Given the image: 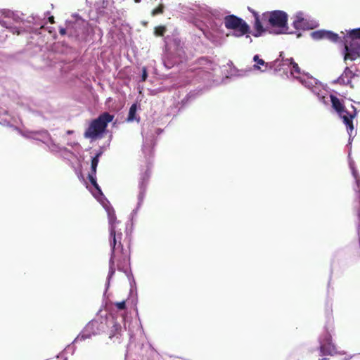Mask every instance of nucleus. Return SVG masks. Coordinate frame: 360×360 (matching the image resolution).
<instances>
[{"label": "nucleus", "instance_id": "nucleus-26", "mask_svg": "<svg viewBox=\"0 0 360 360\" xmlns=\"http://www.w3.org/2000/svg\"><path fill=\"white\" fill-rule=\"evenodd\" d=\"M291 65H292V71L299 74L300 72V68H299L297 63H296L295 62H292Z\"/></svg>", "mask_w": 360, "mask_h": 360}, {"label": "nucleus", "instance_id": "nucleus-6", "mask_svg": "<svg viewBox=\"0 0 360 360\" xmlns=\"http://www.w3.org/2000/svg\"><path fill=\"white\" fill-rule=\"evenodd\" d=\"M293 27L297 30L313 29L309 20L303 18L302 13H298L295 15V19L293 21Z\"/></svg>", "mask_w": 360, "mask_h": 360}, {"label": "nucleus", "instance_id": "nucleus-15", "mask_svg": "<svg viewBox=\"0 0 360 360\" xmlns=\"http://www.w3.org/2000/svg\"><path fill=\"white\" fill-rule=\"evenodd\" d=\"M345 36L349 41H353L354 39L360 40V28L350 30Z\"/></svg>", "mask_w": 360, "mask_h": 360}, {"label": "nucleus", "instance_id": "nucleus-30", "mask_svg": "<svg viewBox=\"0 0 360 360\" xmlns=\"http://www.w3.org/2000/svg\"><path fill=\"white\" fill-rule=\"evenodd\" d=\"M113 328H115V330L117 333H119V331H120V330H121V327H120V325H118V324H115V325L113 326Z\"/></svg>", "mask_w": 360, "mask_h": 360}, {"label": "nucleus", "instance_id": "nucleus-21", "mask_svg": "<svg viewBox=\"0 0 360 360\" xmlns=\"http://www.w3.org/2000/svg\"><path fill=\"white\" fill-rule=\"evenodd\" d=\"M163 12H164V5L160 4L156 8H155L152 11L151 15L153 16H155V15H157L159 14H162Z\"/></svg>", "mask_w": 360, "mask_h": 360}, {"label": "nucleus", "instance_id": "nucleus-20", "mask_svg": "<svg viewBox=\"0 0 360 360\" xmlns=\"http://www.w3.org/2000/svg\"><path fill=\"white\" fill-rule=\"evenodd\" d=\"M166 32V27L165 26H158L155 28V34L157 36L162 37Z\"/></svg>", "mask_w": 360, "mask_h": 360}, {"label": "nucleus", "instance_id": "nucleus-37", "mask_svg": "<svg viewBox=\"0 0 360 360\" xmlns=\"http://www.w3.org/2000/svg\"><path fill=\"white\" fill-rule=\"evenodd\" d=\"M255 68H257V69H259V68H260L257 65H255Z\"/></svg>", "mask_w": 360, "mask_h": 360}, {"label": "nucleus", "instance_id": "nucleus-35", "mask_svg": "<svg viewBox=\"0 0 360 360\" xmlns=\"http://www.w3.org/2000/svg\"><path fill=\"white\" fill-rule=\"evenodd\" d=\"M199 60L201 62V61L207 60V59L205 58H200L199 59Z\"/></svg>", "mask_w": 360, "mask_h": 360}, {"label": "nucleus", "instance_id": "nucleus-18", "mask_svg": "<svg viewBox=\"0 0 360 360\" xmlns=\"http://www.w3.org/2000/svg\"><path fill=\"white\" fill-rule=\"evenodd\" d=\"M354 174V176L356 180V184H357V191H356V196H357V198L359 200V211H358V214L359 216L360 217V180L357 179V175L356 174L355 172H353Z\"/></svg>", "mask_w": 360, "mask_h": 360}, {"label": "nucleus", "instance_id": "nucleus-1", "mask_svg": "<svg viewBox=\"0 0 360 360\" xmlns=\"http://www.w3.org/2000/svg\"><path fill=\"white\" fill-rule=\"evenodd\" d=\"M262 21L264 25V33L267 31L276 34L290 33L288 31V15L283 11L265 12L262 15Z\"/></svg>", "mask_w": 360, "mask_h": 360}, {"label": "nucleus", "instance_id": "nucleus-13", "mask_svg": "<svg viewBox=\"0 0 360 360\" xmlns=\"http://www.w3.org/2000/svg\"><path fill=\"white\" fill-rule=\"evenodd\" d=\"M323 341L325 342V345H321L320 346V351L322 353V354H330V352L328 351V347L326 345H328L329 347L331 345L332 342V337L330 334H326L325 338L323 339Z\"/></svg>", "mask_w": 360, "mask_h": 360}, {"label": "nucleus", "instance_id": "nucleus-27", "mask_svg": "<svg viewBox=\"0 0 360 360\" xmlns=\"http://www.w3.org/2000/svg\"><path fill=\"white\" fill-rule=\"evenodd\" d=\"M254 61H255L257 65H264L265 64L264 60L260 59L257 55L254 56Z\"/></svg>", "mask_w": 360, "mask_h": 360}, {"label": "nucleus", "instance_id": "nucleus-16", "mask_svg": "<svg viewBox=\"0 0 360 360\" xmlns=\"http://www.w3.org/2000/svg\"><path fill=\"white\" fill-rule=\"evenodd\" d=\"M324 39H327L332 42H337L340 39V37L338 36V34L334 33L331 31H326Z\"/></svg>", "mask_w": 360, "mask_h": 360}, {"label": "nucleus", "instance_id": "nucleus-36", "mask_svg": "<svg viewBox=\"0 0 360 360\" xmlns=\"http://www.w3.org/2000/svg\"><path fill=\"white\" fill-rule=\"evenodd\" d=\"M72 132H73L72 131L69 130V131H67V134H72Z\"/></svg>", "mask_w": 360, "mask_h": 360}, {"label": "nucleus", "instance_id": "nucleus-25", "mask_svg": "<svg viewBox=\"0 0 360 360\" xmlns=\"http://www.w3.org/2000/svg\"><path fill=\"white\" fill-rule=\"evenodd\" d=\"M6 28L8 29L13 34L19 35L21 33V31L17 27L6 26Z\"/></svg>", "mask_w": 360, "mask_h": 360}, {"label": "nucleus", "instance_id": "nucleus-8", "mask_svg": "<svg viewBox=\"0 0 360 360\" xmlns=\"http://www.w3.org/2000/svg\"><path fill=\"white\" fill-rule=\"evenodd\" d=\"M150 175V172L147 169L141 176V181L139 183V203L143 200Z\"/></svg>", "mask_w": 360, "mask_h": 360}, {"label": "nucleus", "instance_id": "nucleus-33", "mask_svg": "<svg viewBox=\"0 0 360 360\" xmlns=\"http://www.w3.org/2000/svg\"><path fill=\"white\" fill-rule=\"evenodd\" d=\"M49 22H51V23H52V24H53V23H54V22H55V21H54V17H53V16H50V17L49 18Z\"/></svg>", "mask_w": 360, "mask_h": 360}, {"label": "nucleus", "instance_id": "nucleus-22", "mask_svg": "<svg viewBox=\"0 0 360 360\" xmlns=\"http://www.w3.org/2000/svg\"><path fill=\"white\" fill-rule=\"evenodd\" d=\"M108 223L110 225H115L116 223V217L114 212H108Z\"/></svg>", "mask_w": 360, "mask_h": 360}, {"label": "nucleus", "instance_id": "nucleus-4", "mask_svg": "<svg viewBox=\"0 0 360 360\" xmlns=\"http://www.w3.org/2000/svg\"><path fill=\"white\" fill-rule=\"evenodd\" d=\"M224 25L228 30H233L239 32L238 36L250 33V27L242 18L235 15H226L224 19Z\"/></svg>", "mask_w": 360, "mask_h": 360}, {"label": "nucleus", "instance_id": "nucleus-11", "mask_svg": "<svg viewBox=\"0 0 360 360\" xmlns=\"http://www.w3.org/2000/svg\"><path fill=\"white\" fill-rule=\"evenodd\" d=\"M352 111L351 112V113H348V115H339L343 120V122L346 125V127L347 126H349L350 124L353 123V119L357 115L356 108L352 105Z\"/></svg>", "mask_w": 360, "mask_h": 360}, {"label": "nucleus", "instance_id": "nucleus-40", "mask_svg": "<svg viewBox=\"0 0 360 360\" xmlns=\"http://www.w3.org/2000/svg\"><path fill=\"white\" fill-rule=\"evenodd\" d=\"M141 0H135L136 2H139Z\"/></svg>", "mask_w": 360, "mask_h": 360}, {"label": "nucleus", "instance_id": "nucleus-34", "mask_svg": "<svg viewBox=\"0 0 360 360\" xmlns=\"http://www.w3.org/2000/svg\"><path fill=\"white\" fill-rule=\"evenodd\" d=\"M352 111H348L345 108V111L343 112V115H348V113H351Z\"/></svg>", "mask_w": 360, "mask_h": 360}, {"label": "nucleus", "instance_id": "nucleus-10", "mask_svg": "<svg viewBox=\"0 0 360 360\" xmlns=\"http://www.w3.org/2000/svg\"><path fill=\"white\" fill-rule=\"evenodd\" d=\"M330 98L333 108L339 115H343V112L345 111V105L343 103L340 101V99L334 95L331 94Z\"/></svg>", "mask_w": 360, "mask_h": 360}, {"label": "nucleus", "instance_id": "nucleus-28", "mask_svg": "<svg viewBox=\"0 0 360 360\" xmlns=\"http://www.w3.org/2000/svg\"><path fill=\"white\" fill-rule=\"evenodd\" d=\"M347 132L349 135V139L352 137V133H353V131H354V124L353 123L352 124H350L349 126H347Z\"/></svg>", "mask_w": 360, "mask_h": 360}, {"label": "nucleus", "instance_id": "nucleus-23", "mask_svg": "<svg viewBox=\"0 0 360 360\" xmlns=\"http://www.w3.org/2000/svg\"><path fill=\"white\" fill-rule=\"evenodd\" d=\"M102 153L101 152H98L96 153V155L92 158L91 159V165H93V166H98V162H99V158L101 157Z\"/></svg>", "mask_w": 360, "mask_h": 360}, {"label": "nucleus", "instance_id": "nucleus-14", "mask_svg": "<svg viewBox=\"0 0 360 360\" xmlns=\"http://www.w3.org/2000/svg\"><path fill=\"white\" fill-rule=\"evenodd\" d=\"M136 111H137V105L136 103L131 105L128 114L127 121L133 122V121H139V117H136Z\"/></svg>", "mask_w": 360, "mask_h": 360}, {"label": "nucleus", "instance_id": "nucleus-3", "mask_svg": "<svg viewBox=\"0 0 360 360\" xmlns=\"http://www.w3.org/2000/svg\"><path fill=\"white\" fill-rule=\"evenodd\" d=\"M114 116L108 112H103L96 119L91 121L89 127L84 132V137L86 139H96L103 133L108 124L112 121Z\"/></svg>", "mask_w": 360, "mask_h": 360}, {"label": "nucleus", "instance_id": "nucleus-9", "mask_svg": "<svg viewBox=\"0 0 360 360\" xmlns=\"http://www.w3.org/2000/svg\"><path fill=\"white\" fill-rule=\"evenodd\" d=\"M354 77L352 71L347 67L344 70L343 73L337 79L335 82L340 85H349L353 87L352 84V79Z\"/></svg>", "mask_w": 360, "mask_h": 360}, {"label": "nucleus", "instance_id": "nucleus-38", "mask_svg": "<svg viewBox=\"0 0 360 360\" xmlns=\"http://www.w3.org/2000/svg\"><path fill=\"white\" fill-rule=\"evenodd\" d=\"M115 335V333L110 334V338H112Z\"/></svg>", "mask_w": 360, "mask_h": 360}, {"label": "nucleus", "instance_id": "nucleus-17", "mask_svg": "<svg viewBox=\"0 0 360 360\" xmlns=\"http://www.w3.org/2000/svg\"><path fill=\"white\" fill-rule=\"evenodd\" d=\"M326 30H318L311 33V36L314 39H323Z\"/></svg>", "mask_w": 360, "mask_h": 360}, {"label": "nucleus", "instance_id": "nucleus-7", "mask_svg": "<svg viewBox=\"0 0 360 360\" xmlns=\"http://www.w3.org/2000/svg\"><path fill=\"white\" fill-rule=\"evenodd\" d=\"M248 10L253 14L255 18L254 29L255 32L253 36L255 37H260L264 33V25H262V17L254 10L248 7Z\"/></svg>", "mask_w": 360, "mask_h": 360}, {"label": "nucleus", "instance_id": "nucleus-24", "mask_svg": "<svg viewBox=\"0 0 360 360\" xmlns=\"http://www.w3.org/2000/svg\"><path fill=\"white\" fill-rule=\"evenodd\" d=\"M115 305L116 306L117 309L119 310H123L126 308L125 301L116 302V303H115Z\"/></svg>", "mask_w": 360, "mask_h": 360}, {"label": "nucleus", "instance_id": "nucleus-29", "mask_svg": "<svg viewBox=\"0 0 360 360\" xmlns=\"http://www.w3.org/2000/svg\"><path fill=\"white\" fill-rule=\"evenodd\" d=\"M96 166L91 165V172L89 173L88 175H92V176H96Z\"/></svg>", "mask_w": 360, "mask_h": 360}, {"label": "nucleus", "instance_id": "nucleus-32", "mask_svg": "<svg viewBox=\"0 0 360 360\" xmlns=\"http://www.w3.org/2000/svg\"><path fill=\"white\" fill-rule=\"evenodd\" d=\"M146 77H147V72H146V70L144 69L143 75H142V81H145Z\"/></svg>", "mask_w": 360, "mask_h": 360}, {"label": "nucleus", "instance_id": "nucleus-12", "mask_svg": "<svg viewBox=\"0 0 360 360\" xmlns=\"http://www.w3.org/2000/svg\"><path fill=\"white\" fill-rule=\"evenodd\" d=\"M352 111L351 112V113H348V115H339L343 120V122L346 125V127L347 126H349L350 124L353 123V119L357 115L356 108L352 105Z\"/></svg>", "mask_w": 360, "mask_h": 360}, {"label": "nucleus", "instance_id": "nucleus-2", "mask_svg": "<svg viewBox=\"0 0 360 360\" xmlns=\"http://www.w3.org/2000/svg\"><path fill=\"white\" fill-rule=\"evenodd\" d=\"M110 235L112 238V241L110 242L112 254L110 259V276H112L115 273V269L112 266L115 262H116L117 269L127 275L130 269L129 257L127 253L123 252V248L120 241L119 242L118 248L121 246V250L119 252H117V236L113 227L110 230Z\"/></svg>", "mask_w": 360, "mask_h": 360}, {"label": "nucleus", "instance_id": "nucleus-19", "mask_svg": "<svg viewBox=\"0 0 360 360\" xmlns=\"http://www.w3.org/2000/svg\"><path fill=\"white\" fill-rule=\"evenodd\" d=\"M88 179L89 180V181L91 182V184H92V186L99 192V193H101V188L100 186H98V184H97V181H96V176H92V175H88Z\"/></svg>", "mask_w": 360, "mask_h": 360}, {"label": "nucleus", "instance_id": "nucleus-31", "mask_svg": "<svg viewBox=\"0 0 360 360\" xmlns=\"http://www.w3.org/2000/svg\"><path fill=\"white\" fill-rule=\"evenodd\" d=\"M59 33L60 35L63 36L66 34V30L63 27H60L59 29Z\"/></svg>", "mask_w": 360, "mask_h": 360}, {"label": "nucleus", "instance_id": "nucleus-5", "mask_svg": "<svg viewBox=\"0 0 360 360\" xmlns=\"http://www.w3.org/2000/svg\"><path fill=\"white\" fill-rule=\"evenodd\" d=\"M343 42L345 45V56L344 60H354L360 57V40L354 39L349 41L346 36L343 37Z\"/></svg>", "mask_w": 360, "mask_h": 360}, {"label": "nucleus", "instance_id": "nucleus-39", "mask_svg": "<svg viewBox=\"0 0 360 360\" xmlns=\"http://www.w3.org/2000/svg\"><path fill=\"white\" fill-rule=\"evenodd\" d=\"M328 359H326V358H323L321 360H328Z\"/></svg>", "mask_w": 360, "mask_h": 360}]
</instances>
